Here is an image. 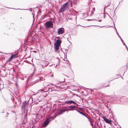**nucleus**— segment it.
Masks as SVG:
<instances>
[{
    "instance_id": "obj_18",
    "label": "nucleus",
    "mask_w": 128,
    "mask_h": 128,
    "mask_svg": "<svg viewBox=\"0 0 128 128\" xmlns=\"http://www.w3.org/2000/svg\"><path fill=\"white\" fill-rule=\"evenodd\" d=\"M62 42V41L61 40H57L54 43L59 45Z\"/></svg>"
},
{
    "instance_id": "obj_20",
    "label": "nucleus",
    "mask_w": 128,
    "mask_h": 128,
    "mask_svg": "<svg viewBox=\"0 0 128 128\" xmlns=\"http://www.w3.org/2000/svg\"><path fill=\"white\" fill-rule=\"evenodd\" d=\"M50 106H46V107L44 108V109L46 110H48V111H50Z\"/></svg>"
},
{
    "instance_id": "obj_23",
    "label": "nucleus",
    "mask_w": 128,
    "mask_h": 128,
    "mask_svg": "<svg viewBox=\"0 0 128 128\" xmlns=\"http://www.w3.org/2000/svg\"><path fill=\"white\" fill-rule=\"evenodd\" d=\"M11 8L14 9H15V10H29L30 11V12H32V10H31V8H29L28 9H20V8H18V9H15V8Z\"/></svg>"
},
{
    "instance_id": "obj_22",
    "label": "nucleus",
    "mask_w": 128,
    "mask_h": 128,
    "mask_svg": "<svg viewBox=\"0 0 128 128\" xmlns=\"http://www.w3.org/2000/svg\"><path fill=\"white\" fill-rule=\"evenodd\" d=\"M66 86L64 84H62L60 85V88H64L66 87Z\"/></svg>"
},
{
    "instance_id": "obj_42",
    "label": "nucleus",
    "mask_w": 128,
    "mask_h": 128,
    "mask_svg": "<svg viewBox=\"0 0 128 128\" xmlns=\"http://www.w3.org/2000/svg\"><path fill=\"white\" fill-rule=\"evenodd\" d=\"M55 102L56 103V104H58V102H60V101H59V102L58 101L56 100V101H55Z\"/></svg>"
},
{
    "instance_id": "obj_57",
    "label": "nucleus",
    "mask_w": 128,
    "mask_h": 128,
    "mask_svg": "<svg viewBox=\"0 0 128 128\" xmlns=\"http://www.w3.org/2000/svg\"><path fill=\"white\" fill-rule=\"evenodd\" d=\"M106 5L104 6V12H105V8H106Z\"/></svg>"
},
{
    "instance_id": "obj_38",
    "label": "nucleus",
    "mask_w": 128,
    "mask_h": 128,
    "mask_svg": "<svg viewBox=\"0 0 128 128\" xmlns=\"http://www.w3.org/2000/svg\"><path fill=\"white\" fill-rule=\"evenodd\" d=\"M106 14L108 16L110 17V18L112 20H113V19L111 18V17L109 15V14L107 13H106Z\"/></svg>"
},
{
    "instance_id": "obj_58",
    "label": "nucleus",
    "mask_w": 128,
    "mask_h": 128,
    "mask_svg": "<svg viewBox=\"0 0 128 128\" xmlns=\"http://www.w3.org/2000/svg\"><path fill=\"white\" fill-rule=\"evenodd\" d=\"M92 10L94 11L95 10V8H92Z\"/></svg>"
},
{
    "instance_id": "obj_3",
    "label": "nucleus",
    "mask_w": 128,
    "mask_h": 128,
    "mask_svg": "<svg viewBox=\"0 0 128 128\" xmlns=\"http://www.w3.org/2000/svg\"><path fill=\"white\" fill-rule=\"evenodd\" d=\"M70 4L69 2H67L61 6L58 11V13L64 12L69 8Z\"/></svg>"
},
{
    "instance_id": "obj_16",
    "label": "nucleus",
    "mask_w": 128,
    "mask_h": 128,
    "mask_svg": "<svg viewBox=\"0 0 128 128\" xmlns=\"http://www.w3.org/2000/svg\"><path fill=\"white\" fill-rule=\"evenodd\" d=\"M44 78L42 76L40 77V79H38L35 81L34 82H32V83L33 84H32L33 85L34 84L37 82H38V81H40V80H43Z\"/></svg>"
},
{
    "instance_id": "obj_40",
    "label": "nucleus",
    "mask_w": 128,
    "mask_h": 128,
    "mask_svg": "<svg viewBox=\"0 0 128 128\" xmlns=\"http://www.w3.org/2000/svg\"><path fill=\"white\" fill-rule=\"evenodd\" d=\"M122 42V43L126 47V46H127L125 44V43L124 42V41H123V42Z\"/></svg>"
},
{
    "instance_id": "obj_30",
    "label": "nucleus",
    "mask_w": 128,
    "mask_h": 128,
    "mask_svg": "<svg viewBox=\"0 0 128 128\" xmlns=\"http://www.w3.org/2000/svg\"><path fill=\"white\" fill-rule=\"evenodd\" d=\"M66 61L67 62V64H69V67H70V68H71V66H70V63L69 61L67 59L66 60Z\"/></svg>"
},
{
    "instance_id": "obj_49",
    "label": "nucleus",
    "mask_w": 128,
    "mask_h": 128,
    "mask_svg": "<svg viewBox=\"0 0 128 128\" xmlns=\"http://www.w3.org/2000/svg\"><path fill=\"white\" fill-rule=\"evenodd\" d=\"M74 95H76L77 96H78V97H79L80 98V97L79 96H78V94H74Z\"/></svg>"
},
{
    "instance_id": "obj_2",
    "label": "nucleus",
    "mask_w": 128,
    "mask_h": 128,
    "mask_svg": "<svg viewBox=\"0 0 128 128\" xmlns=\"http://www.w3.org/2000/svg\"><path fill=\"white\" fill-rule=\"evenodd\" d=\"M76 108V107L75 106H69L68 108L66 107L61 110L59 111L57 113V114H63L65 112H67V113L68 112V111L74 110H76L79 113V112H80V111L78 110L77 109H76L75 108Z\"/></svg>"
},
{
    "instance_id": "obj_6",
    "label": "nucleus",
    "mask_w": 128,
    "mask_h": 128,
    "mask_svg": "<svg viewBox=\"0 0 128 128\" xmlns=\"http://www.w3.org/2000/svg\"><path fill=\"white\" fill-rule=\"evenodd\" d=\"M106 96L109 97L108 100L110 102H112L114 100H117V96L115 95H113L111 96Z\"/></svg>"
},
{
    "instance_id": "obj_50",
    "label": "nucleus",
    "mask_w": 128,
    "mask_h": 128,
    "mask_svg": "<svg viewBox=\"0 0 128 128\" xmlns=\"http://www.w3.org/2000/svg\"><path fill=\"white\" fill-rule=\"evenodd\" d=\"M120 38L121 42H123V41H124L123 40H122V38L121 37Z\"/></svg>"
},
{
    "instance_id": "obj_13",
    "label": "nucleus",
    "mask_w": 128,
    "mask_h": 128,
    "mask_svg": "<svg viewBox=\"0 0 128 128\" xmlns=\"http://www.w3.org/2000/svg\"><path fill=\"white\" fill-rule=\"evenodd\" d=\"M15 55V54H13L8 59V61L10 62L11 61L13 58H16V55Z\"/></svg>"
},
{
    "instance_id": "obj_32",
    "label": "nucleus",
    "mask_w": 128,
    "mask_h": 128,
    "mask_svg": "<svg viewBox=\"0 0 128 128\" xmlns=\"http://www.w3.org/2000/svg\"><path fill=\"white\" fill-rule=\"evenodd\" d=\"M55 38L57 39V40H59V39H62V38L60 37L59 36H56L55 37Z\"/></svg>"
},
{
    "instance_id": "obj_53",
    "label": "nucleus",
    "mask_w": 128,
    "mask_h": 128,
    "mask_svg": "<svg viewBox=\"0 0 128 128\" xmlns=\"http://www.w3.org/2000/svg\"><path fill=\"white\" fill-rule=\"evenodd\" d=\"M91 16H92V15L94 14V12H93L92 11H91Z\"/></svg>"
},
{
    "instance_id": "obj_56",
    "label": "nucleus",
    "mask_w": 128,
    "mask_h": 128,
    "mask_svg": "<svg viewBox=\"0 0 128 128\" xmlns=\"http://www.w3.org/2000/svg\"><path fill=\"white\" fill-rule=\"evenodd\" d=\"M33 23L34 21V16L33 17Z\"/></svg>"
},
{
    "instance_id": "obj_47",
    "label": "nucleus",
    "mask_w": 128,
    "mask_h": 128,
    "mask_svg": "<svg viewBox=\"0 0 128 128\" xmlns=\"http://www.w3.org/2000/svg\"><path fill=\"white\" fill-rule=\"evenodd\" d=\"M90 122L91 125L92 126H93V124L92 123H91V120H90Z\"/></svg>"
},
{
    "instance_id": "obj_1",
    "label": "nucleus",
    "mask_w": 128,
    "mask_h": 128,
    "mask_svg": "<svg viewBox=\"0 0 128 128\" xmlns=\"http://www.w3.org/2000/svg\"><path fill=\"white\" fill-rule=\"evenodd\" d=\"M76 108V107L75 106H69L68 108L66 107L61 110L59 111L57 113V114H63L65 112H67V113L68 112V111L74 110H76L79 113V112H80V111L78 110L77 109H76L75 108Z\"/></svg>"
},
{
    "instance_id": "obj_28",
    "label": "nucleus",
    "mask_w": 128,
    "mask_h": 128,
    "mask_svg": "<svg viewBox=\"0 0 128 128\" xmlns=\"http://www.w3.org/2000/svg\"><path fill=\"white\" fill-rule=\"evenodd\" d=\"M69 94H70L71 95V97H72L74 96V93L71 91H70Z\"/></svg>"
},
{
    "instance_id": "obj_9",
    "label": "nucleus",
    "mask_w": 128,
    "mask_h": 128,
    "mask_svg": "<svg viewBox=\"0 0 128 128\" xmlns=\"http://www.w3.org/2000/svg\"><path fill=\"white\" fill-rule=\"evenodd\" d=\"M102 118L104 120L106 123L110 124H112V121L111 120H110L109 119L106 118V117L105 116H103Z\"/></svg>"
},
{
    "instance_id": "obj_63",
    "label": "nucleus",
    "mask_w": 128,
    "mask_h": 128,
    "mask_svg": "<svg viewBox=\"0 0 128 128\" xmlns=\"http://www.w3.org/2000/svg\"><path fill=\"white\" fill-rule=\"evenodd\" d=\"M71 14H72V15H74V14H74V13H73V12H71Z\"/></svg>"
},
{
    "instance_id": "obj_54",
    "label": "nucleus",
    "mask_w": 128,
    "mask_h": 128,
    "mask_svg": "<svg viewBox=\"0 0 128 128\" xmlns=\"http://www.w3.org/2000/svg\"><path fill=\"white\" fill-rule=\"evenodd\" d=\"M57 58H58V62H59V63H58V65L59 64H60V59H59V58L58 57H57Z\"/></svg>"
},
{
    "instance_id": "obj_52",
    "label": "nucleus",
    "mask_w": 128,
    "mask_h": 128,
    "mask_svg": "<svg viewBox=\"0 0 128 128\" xmlns=\"http://www.w3.org/2000/svg\"><path fill=\"white\" fill-rule=\"evenodd\" d=\"M113 23H114V25L115 28V29L116 30V33H117V30L116 29V27H115V26L114 23V22H113Z\"/></svg>"
},
{
    "instance_id": "obj_31",
    "label": "nucleus",
    "mask_w": 128,
    "mask_h": 128,
    "mask_svg": "<svg viewBox=\"0 0 128 128\" xmlns=\"http://www.w3.org/2000/svg\"><path fill=\"white\" fill-rule=\"evenodd\" d=\"M79 113L80 114H82V115L84 116H86V114H84L83 112H79Z\"/></svg>"
},
{
    "instance_id": "obj_34",
    "label": "nucleus",
    "mask_w": 128,
    "mask_h": 128,
    "mask_svg": "<svg viewBox=\"0 0 128 128\" xmlns=\"http://www.w3.org/2000/svg\"><path fill=\"white\" fill-rule=\"evenodd\" d=\"M106 107L107 108L108 110L109 111H110V109L109 108L108 106V104H106Z\"/></svg>"
},
{
    "instance_id": "obj_51",
    "label": "nucleus",
    "mask_w": 128,
    "mask_h": 128,
    "mask_svg": "<svg viewBox=\"0 0 128 128\" xmlns=\"http://www.w3.org/2000/svg\"><path fill=\"white\" fill-rule=\"evenodd\" d=\"M57 88L60 89V85L58 86H57V87H56Z\"/></svg>"
},
{
    "instance_id": "obj_64",
    "label": "nucleus",
    "mask_w": 128,
    "mask_h": 128,
    "mask_svg": "<svg viewBox=\"0 0 128 128\" xmlns=\"http://www.w3.org/2000/svg\"><path fill=\"white\" fill-rule=\"evenodd\" d=\"M32 15L33 16V17H34V13L32 12Z\"/></svg>"
},
{
    "instance_id": "obj_43",
    "label": "nucleus",
    "mask_w": 128,
    "mask_h": 128,
    "mask_svg": "<svg viewBox=\"0 0 128 128\" xmlns=\"http://www.w3.org/2000/svg\"><path fill=\"white\" fill-rule=\"evenodd\" d=\"M71 38V36H70V35H69V37H68V38H67V40H68V42H69L71 44V42H70V41L69 40H68V38Z\"/></svg>"
},
{
    "instance_id": "obj_35",
    "label": "nucleus",
    "mask_w": 128,
    "mask_h": 128,
    "mask_svg": "<svg viewBox=\"0 0 128 128\" xmlns=\"http://www.w3.org/2000/svg\"><path fill=\"white\" fill-rule=\"evenodd\" d=\"M125 90L126 92H128V86L126 87Z\"/></svg>"
},
{
    "instance_id": "obj_21",
    "label": "nucleus",
    "mask_w": 128,
    "mask_h": 128,
    "mask_svg": "<svg viewBox=\"0 0 128 128\" xmlns=\"http://www.w3.org/2000/svg\"><path fill=\"white\" fill-rule=\"evenodd\" d=\"M46 17V16L45 15H44L43 17H42L40 20V21L38 23V24H40L41 23V21L43 20L44 18Z\"/></svg>"
},
{
    "instance_id": "obj_24",
    "label": "nucleus",
    "mask_w": 128,
    "mask_h": 128,
    "mask_svg": "<svg viewBox=\"0 0 128 128\" xmlns=\"http://www.w3.org/2000/svg\"><path fill=\"white\" fill-rule=\"evenodd\" d=\"M15 86L16 88H17V90H18V82L17 81H16L15 82Z\"/></svg>"
},
{
    "instance_id": "obj_33",
    "label": "nucleus",
    "mask_w": 128,
    "mask_h": 128,
    "mask_svg": "<svg viewBox=\"0 0 128 128\" xmlns=\"http://www.w3.org/2000/svg\"><path fill=\"white\" fill-rule=\"evenodd\" d=\"M41 101H42L41 100H40V101L39 100V99H38V100H36V103H34V104H37L38 103V102H40Z\"/></svg>"
},
{
    "instance_id": "obj_61",
    "label": "nucleus",
    "mask_w": 128,
    "mask_h": 128,
    "mask_svg": "<svg viewBox=\"0 0 128 128\" xmlns=\"http://www.w3.org/2000/svg\"><path fill=\"white\" fill-rule=\"evenodd\" d=\"M111 4V3H110V4H109L108 5L106 6V8H107L108 7H109L110 5V4Z\"/></svg>"
},
{
    "instance_id": "obj_62",
    "label": "nucleus",
    "mask_w": 128,
    "mask_h": 128,
    "mask_svg": "<svg viewBox=\"0 0 128 128\" xmlns=\"http://www.w3.org/2000/svg\"><path fill=\"white\" fill-rule=\"evenodd\" d=\"M39 14H40L41 13V12L39 11L38 10L37 12Z\"/></svg>"
},
{
    "instance_id": "obj_44",
    "label": "nucleus",
    "mask_w": 128,
    "mask_h": 128,
    "mask_svg": "<svg viewBox=\"0 0 128 128\" xmlns=\"http://www.w3.org/2000/svg\"><path fill=\"white\" fill-rule=\"evenodd\" d=\"M85 117H86L89 120V121H90V118L88 117V116H87L86 115V116ZM90 118L91 119V118Z\"/></svg>"
},
{
    "instance_id": "obj_25",
    "label": "nucleus",
    "mask_w": 128,
    "mask_h": 128,
    "mask_svg": "<svg viewBox=\"0 0 128 128\" xmlns=\"http://www.w3.org/2000/svg\"><path fill=\"white\" fill-rule=\"evenodd\" d=\"M98 26L100 27L101 28L103 27L104 26H96V25H90V26H82L83 27H88L89 26Z\"/></svg>"
},
{
    "instance_id": "obj_39",
    "label": "nucleus",
    "mask_w": 128,
    "mask_h": 128,
    "mask_svg": "<svg viewBox=\"0 0 128 128\" xmlns=\"http://www.w3.org/2000/svg\"><path fill=\"white\" fill-rule=\"evenodd\" d=\"M116 34H117L119 38H120V37H121L120 36V35H119V34H118V32H117V33H116Z\"/></svg>"
},
{
    "instance_id": "obj_17",
    "label": "nucleus",
    "mask_w": 128,
    "mask_h": 128,
    "mask_svg": "<svg viewBox=\"0 0 128 128\" xmlns=\"http://www.w3.org/2000/svg\"><path fill=\"white\" fill-rule=\"evenodd\" d=\"M33 102V98H30L27 102L28 104H32Z\"/></svg>"
},
{
    "instance_id": "obj_36",
    "label": "nucleus",
    "mask_w": 128,
    "mask_h": 128,
    "mask_svg": "<svg viewBox=\"0 0 128 128\" xmlns=\"http://www.w3.org/2000/svg\"><path fill=\"white\" fill-rule=\"evenodd\" d=\"M28 103L26 101H24L23 102L22 104H28Z\"/></svg>"
},
{
    "instance_id": "obj_15",
    "label": "nucleus",
    "mask_w": 128,
    "mask_h": 128,
    "mask_svg": "<svg viewBox=\"0 0 128 128\" xmlns=\"http://www.w3.org/2000/svg\"><path fill=\"white\" fill-rule=\"evenodd\" d=\"M65 102L67 103H72L73 104H77L76 102H75L72 100H67V101H65Z\"/></svg>"
},
{
    "instance_id": "obj_4",
    "label": "nucleus",
    "mask_w": 128,
    "mask_h": 128,
    "mask_svg": "<svg viewBox=\"0 0 128 128\" xmlns=\"http://www.w3.org/2000/svg\"><path fill=\"white\" fill-rule=\"evenodd\" d=\"M55 117L52 116H48L46 119L44 123L42 124L41 126L42 127H46L49 124L50 121L54 119Z\"/></svg>"
},
{
    "instance_id": "obj_37",
    "label": "nucleus",
    "mask_w": 128,
    "mask_h": 128,
    "mask_svg": "<svg viewBox=\"0 0 128 128\" xmlns=\"http://www.w3.org/2000/svg\"><path fill=\"white\" fill-rule=\"evenodd\" d=\"M84 106H83V107L82 108H81V107H80V108H78L80 110H83V109L82 108H84Z\"/></svg>"
},
{
    "instance_id": "obj_60",
    "label": "nucleus",
    "mask_w": 128,
    "mask_h": 128,
    "mask_svg": "<svg viewBox=\"0 0 128 128\" xmlns=\"http://www.w3.org/2000/svg\"><path fill=\"white\" fill-rule=\"evenodd\" d=\"M64 84V85H65L66 86H68V83H65Z\"/></svg>"
},
{
    "instance_id": "obj_29",
    "label": "nucleus",
    "mask_w": 128,
    "mask_h": 128,
    "mask_svg": "<svg viewBox=\"0 0 128 128\" xmlns=\"http://www.w3.org/2000/svg\"><path fill=\"white\" fill-rule=\"evenodd\" d=\"M82 100L83 102H84L85 103H88V102L86 100L84 99H82Z\"/></svg>"
},
{
    "instance_id": "obj_10",
    "label": "nucleus",
    "mask_w": 128,
    "mask_h": 128,
    "mask_svg": "<svg viewBox=\"0 0 128 128\" xmlns=\"http://www.w3.org/2000/svg\"><path fill=\"white\" fill-rule=\"evenodd\" d=\"M35 72L33 71V72L32 73L31 75L28 77V78L26 80L27 84H28V82H29V81L30 80H31L34 75V74Z\"/></svg>"
},
{
    "instance_id": "obj_12",
    "label": "nucleus",
    "mask_w": 128,
    "mask_h": 128,
    "mask_svg": "<svg viewBox=\"0 0 128 128\" xmlns=\"http://www.w3.org/2000/svg\"><path fill=\"white\" fill-rule=\"evenodd\" d=\"M70 5L71 7H72L73 6V4L74 5H76L77 4V2H74L72 0H68Z\"/></svg>"
},
{
    "instance_id": "obj_59",
    "label": "nucleus",
    "mask_w": 128,
    "mask_h": 128,
    "mask_svg": "<svg viewBox=\"0 0 128 128\" xmlns=\"http://www.w3.org/2000/svg\"><path fill=\"white\" fill-rule=\"evenodd\" d=\"M68 96H69V97L70 98H72V97H71V95L70 94H69L68 95Z\"/></svg>"
},
{
    "instance_id": "obj_27",
    "label": "nucleus",
    "mask_w": 128,
    "mask_h": 128,
    "mask_svg": "<svg viewBox=\"0 0 128 128\" xmlns=\"http://www.w3.org/2000/svg\"><path fill=\"white\" fill-rule=\"evenodd\" d=\"M71 11L72 12H73L74 14H75V13L76 14L77 13V12L74 9H72Z\"/></svg>"
},
{
    "instance_id": "obj_5",
    "label": "nucleus",
    "mask_w": 128,
    "mask_h": 128,
    "mask_svg": "<svg viewBox=\"0 0 128 128\" xmlns=\"http://www.w3.org/2000/svg\"><path fill=\"white\" fill-rule=\"evenodd\" d=\"M43 25H44L46 29L50 28L51 26L53 24L52 22L51 21H47L45 23H43Z\"/></svg>"
},
{
    "instance_id": "obj_46",
    "label": "nucleus",
    "mask_w": 128,
    "mask_h": 128,
    "mask_svg": "<svg viewBox=\"0 0 128 128\" xmlns=\"http://www.w3.org/2000/svg\"><path fill=\"white\" fill-rule=\"evenodd\" d=\"M95 112L97 113H98L99 112V110H95Z\"/></svg>"
},
{
    "instance_id": "obj_48",
    "label": "nucleus",
    "mask_w": 128,
    "mask_h": 128,
    "mask_svg": "<svg viewBox=\"0 0 128 128\" xmlns=\"http://www.w3.org/2000/svg\"><path fill=\"white\" fill-rule=\"evenodd\" d=\"M104 18H105L106 17V16L105 15L106 14L105 13H104Z\"/></svg>"
},
{
    "instance_id": "obj_55",
    "label": "nucleus",
    "mask_w": 128,
    "mask_h": 128,
    "mask_svg": "<svg viewBox=\"0 0 128 128\" xmlns=\"http://www.w3.org/2000/svg\"><path fill=\"white\" fill-rule=\"evenodd\" d=\"M30 64H32V66H34V67H35V66L34 65V64H32L31 63H30Z\"/></svg>"
},
{
    "instance_id": "obj_7",
    "label": "nucleus",
    "mask_w": 128,
    "mask_h": 128,
    "mask_svg": "<svg viewBox=\"0 0 128 128\" xmlns=\"http://www.w3.org/2000/svg\"><path fill=\"white\" fill-rule=\"evenodd\" d=\"M64 32V28H61L58 29V35L62 34Z\"/></svg>"
},
{
    "instance_id": "obj_8",
    "label": "nucleus",
    "mask_w": 128,
    "mask_h": 128,
    "mask_svg": "<svg viewBox=\"0 0 128 128\" xmlns=\"http://www.w3.org/2000/svg\"><path fill=\"white\" fill-rule=\"evenodd\" d=\"M28 107L29 106L28 104H22L21 106V109L22 110L25 112L26 110H28Z\"/></svg>"
},
{
    "instance_id": "obj_14",
    "label": "nucleus",
    "mask_w": 128,
    "mask_h": 128,
    "mask_svg": "<svg viewBox=\"0 0 128 128\" xmlns=\"http://www.w3.org/2000/svg\"><path fill=\"white\" fill-rule=\"evenodd\" d=\"M54 48L55 52H56V50H58L59 49V45L54 43Z\"/></svg>"
},
{
    "instance_id": "obj_26",
    "label": "nucleus",
    "mask_w": 128,
    "mask_h": 128,
    "mask_svg": "<svg viewBox=\"0 0 128 128\" xmlns=\"http://www.w3.org/2000/svg\"><path fill=\"white\" fill-rule=\"evenodd\" d=\"M30 41L29 40H28L27 41H24V44L26 43V44L29 42ZM30 42L32 43V39L31 40H30Z\"/></svg>"
},
{
    "instance_id": "obj_41",
    "label": "nucleus",
    "mask_w": 128,
    "mask_h": 128,
    "mask_svg": "<svg viewBox=\"0 0 128 128\" xmlns=\"http://www.w3.org/2000/svg\"><path fill=\"white\" fill-rule=\"evenodd\" d=\"M38 14L36 15V20H37V18H38Z\"/></svg>"
},
{
    "instance_id": "obj_45",
    "label": "nucleus",
    "mask_w": 128,
    "mask_h": 128,
    "mask_svg": "<svg viewBox=\"0 0 128 128\" xmlns=\"http://www.w3.org/2000/svg\"><path fill=\"white\" fill-rule=\"evenodd\" d=\"M85 117H86L89 120V121H90V118L88 117V116H87L86 115V116ZM90 118L91 119V118Z\"/></svg>"
},
{
    "instance_id": "obj_19",
    "label": "nucleus",
    "mask_w": 128,
    "mask_h": 128,
    "mask_svg": "<svg viewBox=\"0 0 128 128\" xmlns=\"http://www.w3.org/2000/svg\"><path fill=\"white\" fill-rule=\"evenodd\" d=\"M88 21H98L100 22L102 21V20H97L95 19H88L87 20Z\"/></svg>"
},
{
    "instance_id": "obj_11",
    "label": "nucleus",
    "mask_w": 128,
    "mask_h": 128,
    "mask_svg": "<svg viewBox=\"0 0 128 128\" xmlns=\"http://www.w3.org/2000/svg\"><path fill=\"white\" fill-rule=\"evenodd\" d=\"M56 104H51L50 106V110H52L53 111L56 110Z\"/></svg>"
}]
</instances>
